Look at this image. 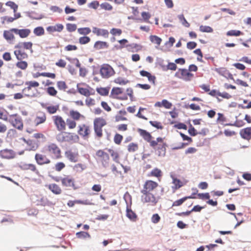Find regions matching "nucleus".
I'll return each instance as SVG.
<instances>
[{
    "mask_svg": "<svg viewBox=\"0 0 251 251\" xmlns=\"http://www.w3.org/2000/svg\"><path fill=\"white\" fill-rule=\"evenodd\" d=\"M177 17L183 25L186 27H188L190 26V24L187 22L183 14L178 15Z\"/></svg>",
    "mask_w": 251,
    "mask_h": 251,
    "instance_id": "nucleus-34",
    "label": "nucleus"
},
{
    "mask_svg": "<svg viewBox=\"0 0 251 251\" xmlns=\"http://www.w3.org/2000/svg\"><path fill=\"white\" fill-rule=\"evenodd\" d=\"M66 157L71 162H76L77 161V154L71 151H66L65 153Z\"/></svg>",
    "mask_w": 251,
    "mask_h": 251,
    "instance_id": "nucleus-15",
    "label": "nucleus"
},
{
    "mask_svg": "<svg viewBox=\"0 0 251 251\" xmlns=\"http://www.w3.org/2000/svg\"><path fill=\"white\" fill-rule=\"evenodd\" d=\"M100 6L102 9L106 10H111L113 8L112 5L107 2L102 3L100 5Z\"/></svg>",
    "mask_w": 251,
    "mask_h": 251,
    "instance_id": "nucleus-47",
    "label": "nucleus"
},
{
    "mask_svg": "<svg viewBox=\"0 0 251 251\" xmlns=\"http://www.w3.org/2000/svg\"><path fill=\"white\" fill-rule=\"evenodd\" d=\"M14 54L17 59L19 60H21L27 57V54L24 51H22L21 50H15Z\"/></svg>",
    "mask_w": 251,
    "mask_h": 251,
    "instance_id": "nucleus-20",
    "label": "nucleus"
},
{
    "mask_svg": "<svg viewBox=\"0 0 251 251\" xmlns=\"http://www.w3.org/2000/svg\"><path fill=\"white\" fill-rule=\"evenodd\" d=\"M161 104H162V106L167 109L171 108L172 106V103H171L166 100H162V101H161Z\"/></svg>",
    "mask_w": 251,
    "mask_h": 251,
    "instance_id": "nucleus-52",
    "label": "nucleus"
},
{
    "mask_svg": "<svg viewBox=\"0 0 251 251\" xmlns=\"http://www.w3.org/2000/svg\"><path fill=\"white\" fill-rule=\"evenodd\" d=\"M161 171L160 170L155 168L151 172V175L152 176L158 177L161 176Z\"/></svg>",
    "mask_w": 251,
    "mask_h": 251,
    "instance_id": "nucleus-58",
    "label": "nucleus"
},
{
    "mask_svg": "<svg viewBox=\"0 0 251 251\" xmlns=\"http://www.w3.org/2000/svg\"><path fill=\"white\" fill-rule=\"evenodd\" d=\"M171 177L173 179V183L174 185V186H172L173 189H177L182 186V183L179 179L173 176H171Z\"/></svg>",
    "mask_w": 251,
    "mask_h": 251,
    "instance_id": "nucleus-19",
    "label": "nucleus"
},
{
    "mask_svg": "<svg viewBox=\"0 0 251 251\" xmlns=\"http://www.w3.org/2000/svg\"><path fill=\"white\" fill-rule=\"evenodd\" d=\"M66 124L71 129L75 128L76 126L75 122L71 119H67L66 121Z\"/></svg>",
    "mask_w": 251,
    "mask_h": 251,
    "instance_id": "nucleus-51",
    "label": "nucleus"
},
{
    "mask_svg": "<svg viewBox=\"0 0 251 251\" xmlns=\"http://www.w3.org/2000/svg\"><path fill=\"white\" fill-rule=\"evenodd\" d=\"M166 153V148L165 145H159L156 151V154L159 156L164 157Z\"/></svg>",
    "mask_w": 251,
    "mask_h": 251,
    "instance_id": "nucleus-22",
    "label": "nucleus"
},
{
    "mask_svg": "<svg viewBox=\"0 0 251 251\" xmlns=\"http://www.w3.org/2000/svg\"><path fill=\"white\" fill-rule=\"evenodd\" d=\"M35 159L39 165H43L50 163V160L44 155L36 153L35 156Z\"/></svg>",
    "mask_w": 251,
    "mask_h": 251,
    "instance_id": "nucleus-10",
    "label": "nucleus"
},
{
    "mask_svg": "<svg viewBox=\"0 0 251 251\" xmlns=\"http://www.w3.org/2000/svg\"><path fill=\"white\" fill-rule=\"evenodd\" d=\"M157 183L151 180L147 181L143 186L141 192H153V190L157 187Z\"/></svg>",
    "mask_w": 251,
    "mask_h": 251,
    "instance_id": "nucleus-6",
    "label": "nucleus"
},
{
    "mask_svg": "<svg viewBox=\"0 0 251 251\" xmlns=\"http://www.w3.org/2000/svg\"><path fill=\"white\" fill-rule=\"evenodd\" d=\"M194 198L192 196L185 197L177 201H174L173 203L172 206H177L181 205L186 200L188 199Z\"/></svg>",
    "mask_w": 251,
    "mask_h": 251,
    "instance_id": "nucleus-26",
    "label": "nucleus"
},
{
    "mask_svg": "<svg viewBox=\"0 0 251 251\" xmlns=\"http://www.w3.org/2000/svg\"><path fill=\"white\" fill-rule=\"evenodd\" d=\"M70 114L72 117L75 120H78L80 116V114L79 112L75 111H71Z\"/></svg>",
    "mask_w": 251,
    "mask_h": 251,
    "instance_id": "nucleus-57",
    "label": "nucleus"
},
{
    "mask_svg": "<svg viewBox=\"0 0 251 251\" xmlns=\"http://www.w3.org/2000/svg\"><path fill=\"white\" fill-rule=\"evenodd\" d=\"M93 32L94 33H96L97 35L98 36L102 35L104 36H107L108 34V32L107 30L100 29L95 27H94L93 28Z\"/></svg>",
    "mask_w": 251,
    "mask_h": 251,
    "instance_id": "nucleus-17",
    "label": "nucleus"
},
{
    "mask_svg": "<svg viewBox=\"0 0 251 251\" xmlns=\"http://www.w3.org/2000/svg\"><path fill=\"white\" fill-rule=\"evenodd\" d=\"M180 72L181 79L186 81L191 80V78L193 76V74L189 72L185 69H179L178 70Z\"/></svg>",
    "mask_w": 251,
    "mask_h": 251,
    "instance_id": "nucleus-9",
    "label": "nucleus"
},
{
    "mask_svg": "<svg viewBox=\"0 0 251 251\" xmlns=\"http://www.w3.org/2000/svg\"><path fill=\"white\" fill-rule=\"evenodd\" d=\"M64 28L63 25L60 24H56L54 26H49L47 27V30L50 32H53L55 31L61 32Z\"/></svg>",
    "mask_w": 251,
    "mask_h": 251,
    "instance_id": "nucleus-14",
    "label": "nucleus"
},
{
    "mask_svg": "<svg viewBox=\"0 0 251 251\" xmlns=\"http://www.w3.org/2000/svg\"><path fill=\"white\" fill-rule=\"evenodd\" d=\"M242 32L239 30H231L228 31L226 33V35L227 36H238L241 34Z\"/></svg>",
    "mask_w": 251,
    "mask_h": 251,
    "instance_id": "nucleus-39",
    "label": "nucleus"
},
{
    "mask_svg": "<svg viewBox=\"0 0 251 251\" xmlns=\"http://www.w3.org/2000/svg\"><path fill=\"white\" fill-rule=\"evenodd\" d=\"M126 216L133 221H135L136 219L137 216L136 214L130 209L127 208L126 209Z\"/></svg>",
    "mask_w": 251,
    "mask_h": 251,
    "instance_id": "nucleus-25",
    "label": "nucleus"
},
{
    "mask_svg": "<svg viewBox=\"0 0 251 251\" xmlns=\"http://www.w3.org/2000/svg\"><path fill=\"white\" fill-rule=\"evenodd\" d=\"M6 5L10 7L13 9L14 12H15L18 8V5L16 4L14 2L8 1L6 3Z\"/></svg>",
    "mask_w": 251,
    "mask_h": 251,
    "instance_id": "nucleus-59",
    "label": "nucleus"
},
{
    "mask_svg": "<svg viewBox=\"0 0 251 251\" xmlns=\"http://www.w3.org/2000/svg\"><path fill=\"white\" fill-rule=\"evenodd\" d=\"M77 31L80 34L86 35L91 32V29L89 27L79 28Z\"/></svg>",
    "mask_w": 251,
    "mask_h": 251,
    "instance_id": "nucleus-35",
    "label": "nucleus"
},
{
    "mask_svg": "<svg viewBox=\"0 0 251 251\" xmlns=\"http://www.w3.org/2000/svg\"><path fill=\"white\" fill-rule=\"evenodd\" d=\"M46 118L44 114L41 117L37 116L35 120L36 125L37 126L40 124L43 123L46 121Z\"/></svg>",
    "mask_w": 251,
    "mask_h": 251,
    "instance_id": "nucleus-40",
    "label": "nucleus"
},
{
    "mask_svg": "<svg viewBox=\"0 0 251 251\" xmlns=\"http://www.w3.org/2000/svg\"><path fill=\"white\" fill-rule=\"evenodd\" d=\"M138 131L140 134V135L143 137V138L146 140L147 142H150L151 139L152 138V136L151 134L147 132L146 130L139 129Z\"/></svg>",
    "mask_w": 251,
    "mask_h": 251,
    "instance_id": "nucleus-16",
    "label": "nucleus"
},
{
    "mask_svg": "<svg viewBox=\"0 0 251 251\" xmlns=\"http://www.w3.org/2000/svg\"><path fill=\"white\" fill-rule=\"evenodd\" d=\"M33 33L36 36H40L44 34L45 30L43 27L38 26L34 29Z\"/></svg>",
    "mask_w": 251,
    "mask_h": 251,
    "instance_id": "nucleus-27",
    "label": "nucleus"
},
{
    "mask_svg": "<svg viewBox=\"0 0 251 251\" xmlns=\"http://www.w3.org/2000/svg\"><path fill=\"white\" fill-rule=\"evenodd\" d=\"M11 31H13L14 33L18 34L21 38H24L27 37L30 33V30L29 29H19L17 28H11Z\"/></svg>",
    "mask_w": 251,
    "mask_h": 251,
    "instance_id": "nucleus-7",
    "label": "nucleus"
},
{
    "mask_svg": "<svg viewBox=\"0 0 251 251\" xmlns=\"http://www.w3.org/2000/svg\"><path fill=\"white\" fill-rule=\"evenodd\" d=\"M100 73L103 78H108L114 73L113 68L108 65H103L100 70Z\"/></svg>",
    "mask_w": 251,
    "mask_h": 251,
    "instance_id": "nucleus-4",
    "label": "nucleus"
},
{
    "mask_svg": "<svg viewBox=\"0 0 251 251\" xmlns=\"http://www.w3.org/2000/svg\"><path fill=\"white\" fill-rule=\"evenodd\" d=\"M141 201L143 203H150L151 205H154L157 202V200L154 197V194L152 192H141Z\"/></svg>",
    "mask_w": 251,
    "mask_h": 251,
    "instance_id": "nucleus-2",
    "label": "nucleus"
},
{
    "mask_svg": "<svg viewBox=\"0 0 251 251\" xmlns=\"http://www.w3.org/2000/svg\"><path fill=\"white\" fill-rule=\"evenodd\" d=\"M24 141L28 145L31 146V148L29 149V150L31 151H35L37 148V146L35 145H32V141L31 140H27L26 141L25 139H24Z\"/></svg>",
    "mask_w": 251,
    "mask_h": 251,
    "instance_id": "nucleus-60",
    "label": "nucleus"
},
{
    "mask_svg": "<svg viewBox=\"0 0 251 251\" xmlns=\"http://www.w3.org/2000/svg\"><path fill=\"white\" fill-rule=\"evenodd\" d=\"M8 122L18 129L22 130L23 129V124L22 119L17 114L10 115Z\"/></svg>",
    "mask_w": 251,
    "mask_h": 251,
    "instance_id": "nucleus-3",
    "label": "nucleus"
},
{
    "mask_svg": "<svg viewBox=\"0 0 251 251\" xmlns=\"http://www.w3.org/2000/svg\"><path fill=\"white\" fill-rule=\"evenodd\" d=\"M214 71L225 77H226V74H228V71L225 68H215Z\"/></svg>",
    "mask_w": 251,
    "mask_h": 251,
    "instance_id": "nucleus-31",
    "label": "nucleus"
},
{
    "mask_svg": "<svg viewBox=\"0 0 251 251\" xmlns=\"http://www.w3.org/2000/svg\"><path fill=\"white\" fill-rule=\"evenodd\" d=\"M0 156L3 158L11 159L14 157V151L11 150L5 149L0 152Z\"/></svg>",
    "mask_w": 251,
    "mask_h": 251,
    "instance_id": "nucleus-11",
    "label": "nucleus"
},
{
    "mask_svg": "<svg viewBox=\"0 0 251 251\" xmlns=\"http://www.w3.org/2000/svg\"><path fill=\"white\" fill-rule=\"evenodd\" d=\"M13 31L11 29L9 30H5L3 32V37L7 41H11L14 38V36L13 34Z\"/></svg>",
    "mask_w": 251,
    "mask_h": 251,
    "instance_id": "nucleus-21",
    "label": "nucleus"
},
{
    "mask_svg": "<svg viewBox=\"0 0 251 251\" xmlns=\"http://www.w3.org/2000/svg\"><path fill=\"white\" fill-rule=\"evenodd\" d=\"M59 108L58 105L56 106H50L46 107L48 112L50 114H54L56 113V111Z\"/></svg>",
    "mask_w": 251,
    "mask_h": 251,
    "instance_id": "nucleus-42",
    "label": "nucleus"
},
{
    "mask_svg": "<svg viewBox=\"0 0 251 251\" xmlns=\"http://www.w3.org/2000/svg\"><path fill=\"white\" fill-rule=\"evenodd\" d=\"M76 25L75 24H67L66 25L67 30L69 32H73L76 29Z\"/></svg>",
    "mask_w": 251,
    "mask_h": 251,
    "instance_id": "nucleus-44",
    "label": "nucleus"
},
{
    "mask_svg": "<svg viewBox=\"0 0 251 251\" xmlns=\"http://www.w3.org/2000/svg\"><path fill=\"white\" fill-rule=\"evenodd\" d=\"M97 91L101 96H107L109 93V90L106 88H97Z\"/></svg>",
    "mask_w": 251,
    "mask_h": 251,
    "instance_id": "nucleus-37",
    "label": "nucleus"
},
{
    "mask_svg": "<svg viewBox=\"0 0 251 251\" xmlns=\"http://www.w3.org/2000/svg\"><path fill=\"white\" fill-rule=\"evenodd\" d=\"M107 43L103 41H97L94 45V48L98 50L107 48Z\"/></svg>",
    "mask_w": 251,
    "mask_h": 251,
    "instance_id": "nucleus-24",
    "label": "nucleus"
},
{
    "mask_svg": "<svg viewBox=\"0 0 251 251\" xmlns=\"http://www.w3.org/2000/svg\"><path fill=\"white\" fill-rule=\"evenodd\" d=\"M77 88L78 92L80 94L84 95L85 97H88L91 95L90 91L87 89L79 87L78 85H77Z\"/></svg>",
    "mask_w": 251,
    "mask_h": 251,
    "instance_id": "nucleus-29",
    "label": "nucleus"
},
{
    "mask_svg": "<svg viewBox=\"0 0 251 251\" xmlns=\"http://www.w3.org/2000/svg\"><path fill=\"white\" fill-rule=\"evenodd\" d=\"M200 31L202 32L212 33L213 31V29L209 26L201 25L200 26Z\"/></svg>",
    "mask_w": 251,
    "mask_h": 251,
    "instance_id": "nucleus-30",
    "label": "nucleus"
},
{
    "mask_svg": "<svg viewBox=\"0 0 251 251\" xmlns=\"http://www.w3.org/2000/svg\"><path fill=\"white\" fill-rule=\"evenodd\" d=\"M25 84L28 85V86L23 89V91L25 92H26V91H29L31 89V87H38L39 85V83L38 82L35 81L26 82L25 83Z\"/></svg>",
    "mask_w": 251,
    "mask_h": 251,
    "instance_id": "nucleus-23",
    "label": "nucleus"
},
{
    "mask_svg": "<svg viewBox=\"0 0 251 251\" xmlns=\"http://www.w3.org/2000/svg\"><path fill=\"white\" fill-rule=\"evenodd\" d=\"M188 132L190 135L193 136H195L198 134L196 129L191 125L190 126Z\"/></svg>",
    "mask_w": 251,
    "mask_h": 251,
    "instance_id": "nucleus-53",
    "label": "nucleus"
},
{
    "mask_svg": "<svg viewBox=\"0 0 251 251\" xmlns=\"http://www.w3.org/2000/svg\"><path fill=\"white\" fill-rule=\"evenodd\" d=\"M160 217L158 214H154L151 218V221L154 224H156L159 222Z\"/></svg>",
    "mask_w": 251,
    "mask_h": 251,
    "instance_id": "nucleus-63",
    "label": "nucleus"
},
{
    "mask_svg": "<svg viewBox=\"0 0 251 251\" xmlns=\"http://www.w3.org/2000/svg\"><path fill=\"white\" fill-rule=\"evenodd\" d=\"M138 145L136 144L131 143L128 146V151L129 152H134L138 150Z\"/></svg>",
    "mask_w": 251,
    "mask_h": 251,
    "instance_id": "nucleus-41",
    "label": "nucleus"
},
{
    "mask_svg": "<svg viewBox=\"0 0 251 251\" xmlns=\"http://www.w3.org/2000/svg\"><path fill=\"white\" fill-rule=\"evenodd\" d=\"M49 189L55 194H59L61 192L60 188L55 184H50L49 186Z\"/></svg>",
    "mask_w": 251,
    "mask_h": 251,
    "instance_id": "nucleus-18",
    "label": "nucleus"
},
{
    "mask_svg": "<svg viewBox=\"0 0 251 251\" xmlns=\"http://www.w3.org/2000/svg\"><path fill=\"white\" fill-rule=\"evenodd\" d=\"M177 66L174 63L169 62L168 64L166 66V70H170L172 71H175L176 69Z\"/></svg>",
    "mask_w": 251,
    "mask_h": 251,
    "instance_id": "nucleus-55",
    "label": "nucleus"
},
{
    "mask_svg": "<svg viewBox=\"0 0 251 251\" xmlns=\"http://www.w3.org/2000/svg\"><path fill=\"white\" fill-rule=\"evenodd\" d=\"M65 167V165L63 162H58L56 164L55 168V170L59 172L61 171L64 167Z\"/></svg>",
    "mask_w": 251,
    "mask_h": 251,
    "instance_id": "nucleus-56",
    "label": "nucleus"
},
{
    "mask_svg": "<svg viewBox=\"0 0 251 251\" xmlns=\"http://www.w3.org/2000/svg\"><path fill=\"white\" fill-rule=\"evenodd\" d=\"M47 92L51 96H54L57 94V91L53 87H48L47 88Z\"/></svg>",
    "mask_w": 251,
    "mask_h": 251,
    "instance_id": "nucleus-50",
    "label": "nucleus"
},
{
    "mask_svg": "<svg viewBox=\"0 0 251 251\" xmlns=\"http://www.w3.org/2000/svg\"><path fill=\"white\" fill-rule=\"evenodd\" d=\"M101 159L102 166L104 168H106L108 166V160L109 159V155L107 153H106V154L104 155V156H103L101 158Z\"/></svg>",
    "mask_w": 251,
    "mask_h": 251,
    "instance_id": "nucleus-38",
    "label": "nucleus"
},
{
    "mask_svg": "<svg viewBox=\"0 0 251 251\" xmlns=\"http://www.w3.org/2000/svg\"><path fill=\"white\" fill-rule=\"evenodd\" d=\"M53 118L54 124L58 130L62 131L66 129V123L61 116H54Z\"/></svg>",
    "mask_w": 251,
    "mask_h": 251,
    "instance_id": "nucleus-5",
    "label": "nucleus"
},
{
    "mask_svg": "<svg viewBox=\"0 0 251 251\" xmlns=\"http://www.w3.org/2000/svg\"><path fill=\"white\" fill-rule=\"evenodd\" d=\"M56 140L59 142H69L72 139V136L66 132H61L56 136Z\"/></svg>",
    "mask_w": 251,
    "mask_h": 251,
    "instance_id": "nucleus-8",
    "label": "nucleus"
},
{
    "mask_svg": "<svg viewBox=\"0 0 251 251\" xmlns=\"http://www.w3.org/2000/svg\"><path fill=\"white\" fill-rule=\"evenodd\" d=\"M123 139V136L119 134H116L114 137V142L116 144H120Z\"/></svg>",
    "mask_w": 251,
    "mask_h": 251,
    "instance_id": "nucleus-61",
    "label": "nucleus"
},
{
    "mask_svg": "<svg viewBox=\"0 0 251 251\" xmlns=\"http://www.w3.org/2000/svg\"><path fill=\"white\" fill-rule=\"evenodd\" d=\"M89 128L87 126H83V127H80L79 130L78 131V133L80 135H82L83 136H85L88 135L89 134Z\"/></svg>",
    "mask_w": 251,
    "mask_h": 251,
    "instance_id": "nucleus-33",
    "label": "nucleus"
},
{
    "mask_svg": "<svg viewBox=\"0 0 251 251\" xmlns=\"http://www.w3.org/2000/svg\"><path fill=\"white\" fill-rule=\"evenodd\" d=\"M123 93L122 89L119 87H114L112 88L111 94L118 95Z\"/></svg>",
    "mask_w": 251,
    "mask_h": 251,
    "instance_id": "nucleus-46",
    "label": "nucleus"
},
{
    "mask_svg": "<svg viewBox=\"0 0 251 251\" xmlns=\"http://www.w3.org/2000/svg\"><path fill=\"white\" fill-rule=\"evenodd\" d=\"M90 41V38L88 37L84 36L81 37L79 39V42L81 44H85L89 43Z\"/></svg>",
    "mask_w": 251,
    "mask_h": 251,
    "instance_id": "nucleus-49",
    "label": "nucleus"
},
{
    "mask_svg": "<svg viewBox=\"0 0 251 251\" xmlns=\"http://www.w3.org/2000/svg\"><path fill=\"white\" fill-rule=\"evenodd\" d=\"M109 151L113 157V160L116 162H118V158L119 157L118 153L112 150H109Z\"/></svg>",
    "mask_w": 251,
    "mask_h": 251,
    "instance_id": "nucleus-62",
    "label": "nucleus"
},
{
    "mask_svg": "<svg viewBox=\"0 0 251 251\" xmlns=\"http://www.w3.org/2000/svg\"><path fill=\"white\" fill-rule=\"evenodd\" d=\"M150 124L153 126L155 127L157 129H162L163 126L161 125V123L157 121H150Z\"/></svg>",
    "mask_w": 251,
    "mask_h": 251,
    "instance_id": "nucleus-54",
    "label": "nucleus"
},
{
    "mask_svg": "<svg viewBox=\"0 0 251 251\" xmlns=\"http://www.w3.org/2000/svg\"><path fill=\"white\" fill-rule=\"evenodd\" d=\"M150 39L152 43L156 44L158 46L160 45L162 41V39L156 35H151L150 36Z\"/></svg>",
    "mask_w": 251,
    "mask_h": 251,
    "instance_id": "nucleus-28",
    "label": "nucleus"
},
{
    "mask_svg": "<svg viewBox=\"0 0 251 251\" xmlns=\"http://www.w3.org/2000/svg\"><path fill=\"white\" fill-rule=\"evenodd\" d=\"M62 184L65 186H71L73 185L72 179L66 177L61 179Z\"/></svg>",
    "mask_w": 251,
    "mask_h": 251,
    "instance_id": "nucleus-32",
    "label": "nucleus"
},
{
    "mask_svg": "<svg viewBox=\"0 0 251 251\" xmlns=\"http://www.w3.org/2000/svg\"><path fill=\"white\" fill-rule=\"evenodd\" d=\"M105 125L106 122L103 119L98 118L95 119L94 121V130L99 137L102 136V127Z\"/></svg>",
    "mask_w": 251,
    "mask_h": 251,
    "instance_id": "nucleus-1",
    "label": "nucleus"
},
{
    "mask_svg": "<svg viewBox=\"0 0 251 251\" xmlns=\"http://www.w3.org/2000/svg\"><path fill=\"white\" fill-rule=\"evenodd\" d=\"M198 196H199V198L201 199H209L210 198V195L208 193H199L198 194Z\"/></svg>",
    "mask_w": 251,
    "mask_h": 251,
    "instance_id": "nucleus-64",
    "label": "nucleus"
},
{
    "mask_svg": "<svg viewBox=\"0 0 251 251\" xmlns=\"http://www.w3.org/2000/svg\"><path fill=\"white\" fill-rule=\"evenodd\" d=\"M49 151L54 154L55 157H58L60 153V150L57 146L54 144H51L48 146Z\"/></svg>",
    "mask_w": 251,
    "mask_h": 251,
    "instance_id": "nucleus-12",
    "label": "nucleus"
},
{
    "mask_svg": "<svg viewBox=\"0 0 251 251\" xmlns=\"http://www.w3.org/2000/svg\"><path fill=\"white\" fill-rule=\"evenodd\" d=\"M58 88L60 90H65L67 88L66 83L63 81H58L57 83Z\"/></svg>",
    "mask_w": 251,
    "mask_h": 251,
    "instance_id": "nucleus-43",
    "label": "nucleus"
},
{
    "mask_svg": "<svg viewBox=\"0 0 251 251\" xmlns=\"http://www.w3.org/2000/svg\"><path fill=\"white\" fill-rule=\"evenodd\" d=\"M240 134L243 139L250 140L251 138V128L247 127L242 129L240 132Z\"/></svg>",
    "mask_w": 251,
    "mask_h": 251,
    "instance_id": "nucleus-13",
    "label": "nucleus"
},
{
    "mask_svg": "<svg viewBox=\"0 0 251 251\" xmlns=\"http://www.w3.org/2000/svg\"><path fill=\"white\" fill-rule=\"evenodd\" d=\"M245 123L243 121L236 120V122L234 124H227L226 125L227 126H235L237 127H241L244 126Z\"/></svg>",
    "mask_w": 251,
    "mask_h": 251,
    "instance_id": "nucleus-48",
    "label": "nucleus"
},
{
    "mask_svg": "<svg viewBox=\"0 0 251 251\" xmlns=\"http://www.w3.org/2000/svg\"><path fill=\"white\" fill-rule=\"evenodd\" d=\"M76 235L78 238L81 239H85L86 238L90 237V234L88 232L84 231L78 232L76 233Z\"/></svg>",
    "mask_w": 251,
    "mask_h": 251,
    "instance_id": "nucleus-36",
    "label": "nucleus"
},
{
    "mask_svg": "<svg viewBox=\"0 0 251 251\" xmlns=\"http://www.w3.org/2000/svg\"><path fill=\"white\" fill-rule=\"evenodd\" d=\"M16 66L22 70H25L27 68V63L25 61H22L20 62H18L16 64Z\"/></svg>",
    "mask_w": 251,
    "mask_h": 251,
    "instance_id": "nucleus-45",
    "label": "nucleus"
}]
</instances>
